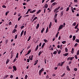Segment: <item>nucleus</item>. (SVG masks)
I'll return each mask as SVG.
<instances>
[{
  "label": "nucleus",
  "instance_id": "14",
  "mask_svg": "<svg viewBox=\"0 0 79 79\" xmlns=\"http://www.w3.org/2000/svg\"><path fill=\"white\" fill-rule=\"evenodd\" d=\"M39 48V45L37 46L35 49V51H37L38 50V48Z\"/></svg>",
  "mask_w": 79,
  "mask_h": 79
},
{
  "label": "nucleus",
  "instance_id": "30",
  "mask_svg": "<svg viewBox=\"0 0 79 79\" xmlns=\"http://www.w3.org/2000/svg\"><path fill=\"white\" fill-rule=\"evenodd\" d=\"M64 61L62 62L61 63V64H60V66H63V64H64Z\"/></svg>",
  "mask_w": 79,
  "mask_h": 79
},
{
  "label": "nucleus",
  "instance_id": "20",
  "mask_svg": "<svg viewBox=\"0 0 79 79\" xmlns=\"http://www.w3.org/2000/svg\"><path fill=\"white\" fill-rule=\"evenodd\" d=\"M44 30H45V28H43V29L41 31V33H43V32H44Z\"/></svg>",
  "mask_w": 79,
  "mask_h": 79
},
{
  "label": "nucleus",
  "instance_id": "59",
  "mask_svg": "<svg viewBox=\"0 0 79 79\" xmlns=\"http://www.w3.org/2000/svg\"><path fill=\"white\" fill-rule=\"evenodd\" d=\"M73 58L72 57H70V61H72L73 60Z\"/></svg>",
  "mask_w": 79,
  "mask_h": 79
},
{
  "label": "nucleus",
  "instance_id": "49",
  "mask_svg": "<svg viewBox=\"0 0 79 79\" xmlns=\"http://www.w3.org/2000/svg\"><path fill=\"white\" fill-rule=\"evenodd\" d=\"M77 55H79V50H78L77 52Z\"/></svg>",
  "mask_w": 79,
  "mask_h": 79
},
{
  "label": "nucleus",
  "instance_id": "56",
  "mask_svg": "<svg viewBox=\"0 0 79 79\" xmlns=\"http://www.w3.org/2000/svg\"><path fill=\"white\" fill-rule=\"evenodd\" d=\"M26 31H25L24 33V35H26Z\"/></svg>",
  "mask_w": 79,
  "mask_h": 79
},
{
  "label": "nucleus",
  "instance_id": "58",
  "mask_svg": "<svg viewBox=\"0 0 79 79\" xmlns=\"http://www.w3.org/2000/svg\"><path fill=\"white\" fill-rule=\"evenodd\" d=\"M55 2V0H51V3H53V2Z\"/></svg>",
  "mask_w": 79,
  "mask_h": 79
},
{
  "label": "nucleus",
  "instance_id": "52",
  "mask_svg": "<svg viewBox=\"0 0 79 79\" xmlns=\"http://www.w3.org/2000/svg\"><path fill=\"white\" fill-rule=\"evenodd\" d=\"M17 37H18V35H16L15 36V39H16Z\"/></svg>",
  "mask_w": 79,
  "mask_h": 79
},
{
  "label": "nucleus",
  "instance_id": "12",
  "mask_svg": "<svg viewBox=\"0 0 79 79\" xmlns=\"http://www.w3.org/2000/svg\"><path fill=\"white\" fill-rule=\"evenodd\" d=\"M9 62H10V60L9 59H7L6 62V64H7Z\"/></svg>",
  "mask_w": 79,
  "mask_h": 79
},
{
  "label": "nucleus",
  "instance_id": "9",
  "mask_svg": "<svg viewBox=\"0 0 79 79\" xmlns=\"http://www.w3.org/2000/svg\"><path fill=\"white\" fill-rule=\"evenodd\" d=\"M36 11V10H33L32 11H30V13H34Z\"/></svg>",
  "mask_w": 79,
  "mask_h": 79
},
{
  "label": "nucleus",
  "instance_id": "3",
  "mask_svg": "<svg viewBox=\"0 0 79 79\" xmlns=\"http://www.w3.org/2000/svg\"><path fill=\"white\" fill-rule=\"evenodd\" d=\"M56 50H57V51H55L54 52H53V54L54 55H56V54L58 52V50L56 49Z\"/></svg>",
  "mask_w": 79,
  "mask_h": 79
},
{
  "label": "nucleus",
  "instance_id": "16",
  "mask_svg": "<svg viewBox=\"0 0 79 79\" xmlns=\"http://www.w3.org/2000/svg\"><path fill=\"white\" fill-rule=\"evenodd\" d=\"M31 51L32 50H31V49H30L29 51H28L27 53V54L29 55V53H30L31 52Z\"/></svg>",
  "mask_w": 79,
  "mask_h": 79
},
{
  "label": "nucleus",
  "instance_id": "57",
  "mask_svg": "<svg viewBox=\"0 0 79 79\" xmlns=\"http://www.w3.org/2000/svg\"><path fill=\"white\" fill-rule=\"evenodd\" d=\"M46 79H48L49 78V76L48 75H47L46 76Z\"/></svg>",
  "mask_w": 79,
  "mask_h": 79
},
{
  "label": "nucleus",
  "instance_id": "63",
  "mask_svg": "<svg viewBox=\"0 0 79 79\" xmlns=\"http://www.w3.org/2000/svg\"><path fill=\"white\" fill-rule=\"evenodd\" d=\"M77 43H76L74 45V47H77Z\"/></svg>",
  "mask_w": 79,
  "mask_h": 79
},
{
  "label": "nucleus",
  "instance_id": "18",
  "mask_svg": "<svg viewBox=\"0 0 79 79\" xmlns=\"http://www.w3.org/2000/svg\"><path fill=\"white\" fill-rule=\"evenodd\" d=\"M39 26H40V25L38 23V24H37V25L36 27V29H38V28L39 27Z\"/></svg>",
  "mask_w": 79,
  "mask_h": 79
},
{
  "label": "nucleus",
  "instance_id": "13",
  "mask_svg": "<svg viewBox=\"0 0 79 79\" xmlns=\"http://www.w3.org/2000/svg\"><path fill=\"white\" fill-rule=\"evenodd\" d=\"M71 10L72 13H74V9H73V7H71Z\"/></svg>",
  "mask_w": 79,
  "mask_h": 79
},
{
  "label": "nucleus",
  "instance_id": "6",
  "mask_svg": "<svg viewBox=\"0 0 79 79\" xmlns=\"http://www.w3.org/2000/svg\"><path fill=\"white\" fill-rule=\"evenodd\" d=\"M52 22H50V24L49 25V29H50L51 28V27H52Z\"/></svg>",
  "mask_w": 79,
  "mask_h": 79
},
{
  "label": "nucleus",
  "instance_id": "34",
  "mask_svg": "<svg viewBox=\"0 0 79 79\" xmlns=\"http://www.w3.org/2000/svg\"><path fill=\"white\" fill-rule=\"evenodd\" d=\"M75 42H77V43H79V40L78 39H76L75 40Z\"/></svg>",
  "mask_w": 79,
  "mask_h": 79
},
{
  "label": "nucleus",
  "instance_id": "64",
  "mask_svg": "<svg viewBox=\"0 0 79 79\" xmlns=\"http://www.w3.org/2000/svg\"><path fill=\"white\" fill-rule=\"evenodd\" d=\"M9 25H11V22H9Z\"/></svg>",
  "mask_w": 79,
  "mask_h": 79
},
{
  "label": "nucleus",
  "instance_id": "2",
  "mask_svg": "<svg viewBox=\"0 0 79 79\" xmlns=\"http://www.w3.org/2000/svg\"><path fill=\"white\" fill-rule=\"evenodd\" d=\"M48 4H45L44 5V6H43V8H48Z\"/></svg>",
  "mask_w": 79,
  "mask_h": 79
},
{
  "label": "nucleus",
  "instance_id": "46",
  "mask_svg": "<svg viewBox=\"0 0 79 79\" xmlns=\"http://www.w3.org/2000/svg\"><path fill=\"white\" fill-rule=\"evenodd\" d=\"M24 26H23L20 27V28H21V29H23V28H24Z\"/></svg>",
  "mask_w": 79,
  "mask_h": 79
},
{
  "label": "nucleus",
  "instance_id": "47",
  "mask_svg": "<svg viewBox=\"0 0 79 79\" xmlns=\"http://www.w3.org/2000/svg\"><path fill=\"white\" fill-rule=\"evenodd\" d=\"M61 53V50H59L58 51V54L59 55Z\"/></svg>",
  "mask_w": 79,
  "mask_h": 79
},
{
  "label": "nucleus",
  "instance_id": "29",
  "mask_svg": "<svg viewBox=\"0 0 79 79\" xmlns=\"http://www.w3.org/2000/svg\"><path fill=\"white\" fill-rule=\"evenodd\" d=\"M31 36H30L29 38L27 40V41L28 42H29V41L30 40H31Z\"/></svg>",
  "mask_w": 79,
  "mask_h": 79
},
{
  "label": "nucleus",
  "instance_id": "23",
  "mask_svg": "<svg viewBox=\"0 0 79 79\" xmlns=\"http://www.w3.org/2000/svg\"><path fill=\"white\" fill-rule=\"evenodd\" d=\"M41 11V10H39L36 13V14L37 15L38 14H39L40 12Z\"/></svg>",
  "mask_w": 79,
  "mask_h": 79
},
{
  "label": "nucleus",
  "instance_id": "17",
  "mask_svg": "<svg viewBox=\"0 0 79 79\" xmlns=\"http://www.w3.org/2000/svg\"><path fill=\"white\" fill-rule=\"evenodd\" d=\"M68 54H69V53H65L64 55V56H66L68 55Z\"/></svg>",
  "mask_w": 79,
  "mask_h": 79
},
{
  "label": "nucleus",
  "instance_id": "15",
  "mask_svg": "<svg viewBox=\"0 0 79 79\" xmlns=\"http://www.w3.org/2000/svg\"><path fill=\"white\" fill-rule=\"evenodd\" d=\"M38 62V60H37L36 61H35V64H34V65L35 66L36 64H37Z\"/></svg>",
  "mask_w": 79,
  "mask_h": 79
},
{
  "label": "nucleus",
  "instance_id": "55",
  "mask_svg": "<svg viewBox=\"0 0 79 79\" xmlns=\"http://www.w3.org/2000/svg\"><path fill=\"white\" fill-rule=\"evenodd\" d=\"M8 40H6L5 42H6V44H7V43H8Z\"/></svg>",
  "mask_w": 79,
  "mask_h": 79
},
{
  "label": "nucleus",
  "instance_id": "61",
  "mask_svg": "<svg viewBox=\"0 0 79 79\" xmlns=\"http://www.w3.org/2000/svg\"><path fill=\"white\" fill-rule=\"evenodd\" d=\"M63 10V7H61L60 9V11H61V10Z\"/></svg>",
  "mask_w": 79,
  "mask_h": 79
},
{
  "label": "nucleus",
  "instance_id": "53",
  "mask_svg": "<svg viewBox=\"0 0 79 79\" xmlns=\"http://www.w3.org/2000/svg\"><path fill=\"white\" fill-rule=\"evenodd\" d=\"M65 75V73H64L63 75H62L61 77H64V76Z\"/></svg>",
  "mask_w": 79,
  "mask_h": 79
},
{
  "label": "nucleus",
  "instance_id": "26",
  "mask_svg": "<svg viewBox=\"0 0 79 79\" xmlns=\"http://www.w3.org/2000/svg\"><path fill=\"white\" fill-rule=\"evenodd\" d=\"M31 10V9H29L27 11V12L26 13V15H27L29 13V11H30Z\"/></svg>",
  "mask_w": 79,
  "mask_h": 79
},
{
  "label": "nucleus",
  "instance_id": "48",
  "mask_svg": "<svg viewBox=\"0 0 79 79\" xmlns=\"http://www.w3.org/2000/svg\"><path fill=\"white\" fill-rule=\"evenodd\" d=\"M69 7L67 8L66 11H69Z\"/></svg>",
  "mask_w": 79,
  "mask_h": 79
},
{
  "label": "nucleus",
  "instance_id": "5",
  "mask_svg": "<svg viewBox=\"0 0 79 79\" xmlns=\"http://www.w3.org/2000/svg\"><path fill=\"white\" fill-rule=\"evenodd\" d=\"M63 27V25H60L59 27V29H62Z\"/></svg>",
  "mask_w": 79,
  "mask_h": 79
},
{
  "label": "nucleus",
  "instance_id": "24",
  "mask_svg": "<svg viewBox=\"0 0 79 79\" xmlns=\"http://www.w3.org/2000/svg\"><path fill=\"white\" fill-rule=\"evenodd\" d=\"M42 71H41V70H40L39 71V75H40V76H41V74H42Z\"/></svg>",
  "mask_w": 79,
  "mask_h": 79
},
{
  "label": "nucleus",
  "instance_id": "60",
  "mask_svg": "<svg viewBox=\"0 0 79 79\" xmlns=\"http://www.w3.org/2000/svg\"><path fill=\"white\" fill-rule=\"evenodd\" d=\"M71 63H72V61H70L69 62V65H70V64H71Z\"/></svg>",
  "mask_w": 79,
  "mask_h": 79
},
{
  "label": "nucleus",
  "instance_id": "40",
  "mask_svg": "<svg viewBox=\"0 0 79 79\" xmlns=\"http://www.w3.org/2000/svg\"><path fill=\"white\" fill-rule=\"evenodd\" d=\"M8 77V75H7L5 76L4 79H6V78H7V77Z\"/></svg>",
  "mask_w": 79,
  "mask_h": 79
},
{
  "label": "nucleus",
  "instance_id": "22",
  "mask_svg": "<svg viewBox=\"0 0 79 79\" xmlns=\"http://www.w3.org/2000/svg\"><path fill=\"white\" fill-rule=\"evenodd\" d=\"M75 39H76V36H73V41H74V40H75Z\"/></svg>",
  "mask_w": 79,
  "mask_h": 79
},
{
  "label": "nucleus",
  "instance_id": "25",
  "mask_svg": "<svg viewBox=\"0 0 79 79\" xmlns=\"http://www.w3.org/2000/svg\"><path fill=\"white\" fill-rule=\"evenodd\" d=\"M22 18V16H20V17H19L18 19V21H19V20H20L21 19V18Z\"/></svg>",
  "mask_w": 79,
  "mask_h": 79
},
{
  "label": "nucleus",
  "instance_id": "62",
  "mask_svg": "<svg viewBox=\"0 0 79 79\" xmlns=\"http://www.w3.org/2000/svg\"><path fill=\"white\" fill-rule=\"evenodd\" d=\"M37 19V17H35L33 19H34L35 20Z\"/></svg>",
  "mask_w": 79,
  "mask_h": 79
},
{
  "label": "nucleus",
  "instance_id": "37",
  "mask_svg": "<svg viewBox=\"0 0 79 79\" xmlns=\"http://www.w3.org/2000/svg\"><path fill=\"white\" fill-rule=\"evenodd\" d=\"M55 17L54 19V20H55V19H56V16H57V14H55ZM55 16H56V17H55Z\"/></svg>",
  "mask_w": 79,
  "mask_h": 79
},
{
  "label": "nucleus",
  "instance_id": "1",
  "mask_svg": "<svg viewBox=\"0 0 79 79\" xmlns=\"http://www.w3.org/2000/svg\"><path fill=\"white\" fill-rule=\"evenodd\" d=\"M60 6H59L58 7V8H56L54 11V12L55 13V12L56 11H57V10H59V9H60Z\"/></svg>",
  "mask_w": 79,
  "mask_h": 79
},
{
  "label": "nucleus",
  "instance_id": "33",
  "mask_svg": "<svg viewBox=\"0 0 79 79\" xmlns=\"http://www.w3.org/2000/svg\"><path fill=\"white\" fill-rule=\"evenodd\" d=\"M78 25H79V24H77V25L75 27V29H77V27H78Z\"/></svg>",
  "mask_w": 79,
  "mask_h": 79
},
{
  "label": "nucleus",
  "instance_id": "38",
  "mask_svg": "<svg viewBox=\"0 0 79 79\" xmlns=\"http://www.w3.org/2000/svg\"><path fill=\"white\" fill-rule=\"evenodd\" d=\"M35 15H33V16H32V18H31L32 19H34V17H35Z\"/></svg>",
  "mask_w": 79,
  "mask_h": 79
},
{
  "label": "nucleus",
  "instance_id": "39",
  "mask_svg": "<svg viewBox=\"0 0 79 79\" xmlns=\"http://www.w3.org/2000/svg\"><path fill=\"white\" fill-rule=\"evenodd\" d=\"M65 52H68V48H66L65 49Z\"/></svg>",
  "mask_w": 79,
  "mask_h": 79
},
{
  "label": "nucleus",
  "instance_id": "4",
  "mask_svg": "<svg viewBox=\"0 0 79 79\" xmlns=\"http://www.w3.org/2000/svg\"><path fill=\"white\" fill-rule=\"evenodd\" d=\"M66 69H67V71H71V69L69 68V66L68 65L66 67Z\"/></svg>",
  "mask_w": 79,
  "mask_h": 79
},
{
  "label": "nucleus",
  "instance_id": "45",
  "mask_svg": "<svg viewBox=\"0 0 79 79\" xmlns=\"http://www.w3.org/2000/svg\"><path fill=\"white\" fill-rule=\"evenodd\" d=\"M27 79V75H26L25 77V79Z\"/></svg>",
  "mask_w": 79,
  "mask_h": 79
},
{
  "label": "nucleus",
  "instance_id": "32",
  "mask_svg": "<svg viewBox=\"0 0 79 79\" xmlns=\"http://www.w3.org/2000/svg\"><path fill=\"white\" fill-rule=\"evenodd\" d=\"M44 42H45V43L48 42V40H46V39L44 40Z\"/></svg>",
  "mask_w": 79,
  "mask_h": 79
},
{
  "label": "nucleus",
  "instance_id": "28",
  "mask_svg": "<svg viewBox=\"0 0 79 79\" xmlns=\"http://www.w3.org/2000/svg\"><path fill=\"white\" fill-rule=\"evenodd\" d=\"M45 43H44L42 45V48H43L45 46Z\"/></svg>",
  "mask_w": 79,
  "mask_h": 79
},
{
  "label": "nucleus",
  "instance_id": "8",
  "mask_svg": "<svg viewBox=\"0 0 79 79\" xmlns=\"http://www.w3.org/2000/svg\"><path fill=\"white\" fill-rule=\"evenodd\" d=\"M13 68L14 70V71H16V70H17V68H16V67L15 66H13Z\"/></svg>",
  "mask_w": 79,
  "mask_h": 79
},
{
  "label": "nucleus",
  "instance_id": "54",
  "mask_svg": "<svg viewBox=\"0 0 79 79\" xmlns=\"http://www.w3.org/2000/svg\"><path fill=\"white\" fill-rule=\"evenodd\" d=\"M74 57L76 59H77V55H75Z\"/></svg>",
  "mask_w": 79,
  "mask_h": 79
},
{
  "label": "nucleus",
  "instance_id": "27",
  "mask_svg": "<svg viewBox=\"0 0 79 79\" xmlns=\"http://www.w3.org/2000/svg\"><path fill=\"white\" fill-rule=\"evenodd\" d=\"M48 32V27H47V29H46V33H47Z\"/></svg>",
  "mask_w": 79,
  "mask_h": 79
},
{
  "label": "nucleus",
  "instance_id": "50",
  "mask_svg": "<svg viewBox=\"0 0 79 79\" xmlns=\"http://www.w3.org/2000/svg\"><path fill=\"white\" fill-rule=\"evenodd\" d=\"M40 70L42 72V71H44V68H42Z\"/></svg>",
  "mask_w": 79,
  "mask_h": 79
},
{
  "label": "nucleus",
  "instance_id": "44",
  "mask_svg": "<svg viewBox=\"0 0 79 79\" xmlns=\"http://www.w3.org/2000/svg\"><path fill=\"white\" fill-rule=\"evenodd\" d=\"M66 41H63L62 42V44H65V43H66Z\"/></svg>",
  "mask_w": 79,
  "mask_h": 79
},
{
  "label": "nucleus",
  "instance_id": "36",
  "mask_svg": "<svg viewBox=\"0 0 79 79\" xmlns=\"http://www.w3.org/2000/svg\"><path fill=\"white\" fill-rule=\"evenodd\" d=\"M72 53H74V48H72V51H71Z\"/></svg>",
  "mask_w": 79,
  "mask_h": 79
},
{
  "label": "nucleus",
  "instance_id": "19",
  "mask_svg": "<svg viewBox=\"0 0 79 79\" xmlns=\"http://www.w3.org/2000/svg\"><path fill=\"white\" fill-rule=\"evenodd\" d=\"M43 51L42 52H41L40 51V52H39V54H38V56H40V54H42V53H43Z\"/></svg>",
  "mask_w": 79,
  "mask_h": 79
},
{
  "label": "nucleus",
  "instance_id": "11",
  "mask_svg": "<svg viewBox=\"0 0 79 79\" xmlns=\"http://www.w3.org/2000/svg\"><path fill=\"white\" fill-rule=\"evenodd\" d=\"M23 33H24V30H23L21 32V33L20 34V37H22V35H23Z\"/></svg>",
  "mask_w": 79,
  "mask_h": 79
},
{
  "label": "nucleus",
  "instance_id": "21",
  "mask_svg": "<svg viewBox=\"0 0 79 79\" xmlns=\"http://www.w3.org/2000/svg\"><path fill=\"white\" fill-rule=\"evenodd\" d=\"M57 3H56V2H54L52 4V5L53 6H55V5H57Z\"/></svg>",
  "mask_w": 79,
  "mask_h": 79
},
{
  "label": "nucleus",
  "instance_id": "31",
  "mask_svg": "<svg viewBox=\"0 0 79 79\" xmlns=\"http://www.w3.org/2000/svg\"><path fill=\"white\" fill-rule=\"evenodd\" d=\"M16 29H14L13 31V33H15L16 32Z\"/></svg>",
  "mask_w": 79,
  "mask_h": 79
},
{
  "label": "nucleus",
  "instance_id": "35",
  "mask_svg": "<svg viewBox=\"0 0 79 79\" xmlns=\"http://www.w3.org/2000/svg\"><path fill=\"white\" fill-rule=\"evenodd\" d=\"M19 55V53H17L16 56V58H18V55Z\"/></svg>",
  "mask_w": 79,
  "mask_h": 79
},
{
  "label": "nucleus",
  "instance_id": "7",
  "mask_svg": "<svg viewBox=\"0 0 79 79\" xmlns=\"http://www.w3.org/2000/svg\"><path fill=\"white\" fill-rule=\"evenodd\" d=\"M33 56H34L32 55L31 56H31H30L29 57V58L30 59V60H32V59L33 58Z\"/></svg>",
  "mask_w": 79,
  "mask_h": 79
},
{
  "label": "nucleus",
  "instance_id": "41",
  "mask_svg": "<svg viewBox=\"0 0 79 79\" xmlns=\"http://www.w3.org/2000/svg\"><path fill=\"white\" fill-rule=\"evenodd\" d=\"M9 11H7L6 12V16H7L8 15V14L9 13Z\"/></svg>",
  "mask_w": 79,
  "mask_h": 79
},
{
  "label": "nucleus",
  "instance_id": "10",
  "mask_svg": "<svg viewBox=\"0 0 79 79\" xmlns=\"http://www.w3.org/2000/svg\"><path fill=\"white\" fill-rule=\"evenodd\" d=\"M64 12V11L62 10L61 11V12L60 13V16H62L63 15V13Z\"/></svg>",
  "mask_w": 79,
  "mask_h": 79
},
{
  "label": "nucleus",
  "instance_id": "42",
  "mask_svg": "<svg viewBox=\"0 0 79 79\" xmlns=\"http://www.w3.org/2000/svg\"><path fill=\"white\" fill-rule=\"evenodd\" d=\"M76 22H75L73 23V24H72V25L74 26H76Z\"/></svg>",
  "mask_w": 79,
  "mask_h": 79
},
{
  "label": "nucleus",
  "instance_id": "43",
  "mask_svg": "<svg viewBox=\"0 0 79 79\" xmlns=\"http://www.w3.org/2000/svg\"><path fill=\"white\" fill-rule=\"evenodd\" d=\"M2 7L3 8H6V6H5V5H3L2 6Z\"/></svg>",
  "mask_w": 79,
  "mask_h": 79
},
{
  "label": "nucleus",
  "instance_id": "51",
  "mask_svg": "<svg viewBox=\"0 0 79 79\" xmlns=\"http://www.w3.org/2000/svg\"><path fill=\"white\" fill-rule=\"evenodd\" d=\"M74 70L75 71H77V69L76 68H74Z\"/></svg>",
  "mask_w": 79,
  "mask_h": 79
}]
</instances>
